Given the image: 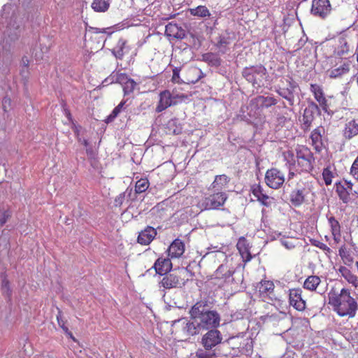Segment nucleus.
<instances>
[{"instance_id": "35", "label": "nucleus", "mask_w": 358, "mask_h": 358, "mask_svg": "<svg viewBox=\"0 0 358 358\" xmlns=\"http://www.w3.org/2000/svg\"><path fill=\"white\" fill-rule=\"evenodd\" d=\"M110 0H93L91 7L98 13H104L107 11L110 7Z\"/></svg>"}, {"instance_id": "61", "label": "nucleus", "mask_w": 358, "mask_h": 358, "mask_svg": "<svg viewBox=\"0 0 358 358\" xmlns=\"http://www.w3.org/2000/svg\"><path fill=\"white\" fill-rule=\"evenodd\" d=\"M87 155L90 157L94 156V152L91 148H87L86 150Z\"/></svg>"}, {"instance_id": "51", "label": "nucleus", "mask_w": 358, "mask_h": 358, "mask_svg": "<svg viewBox=\"0 0 358 358\" xmlns=\"http://www.w3.org/2000/svg\"><path fill=\"white\" fill-rule=\"evenodd\" d=\"M11 213L10 210H4L1 215H0V227L3 226L7 220L10 217Z\"/></svg>"}, {"instance_id": "31", "label": "nucleus", "mask_w": 358, "mask_h": 358, "mask_svg": "<svg viewBox=\"0 0 358 358\" xmlns=\"http://www.w3.org/2000/svg\"><path fill=\"white\" fill-rule=\"evenodd\" d=\"M207 301H197L189 310L191 317L194 319H199L207 311Z\"/></svg>"}, {"instance_id": "32", "label": "nucleus", "mask_w": 358, "mask_h": 358, "mask_svg": "<svg viewBox=\"0 0 358 358\" xmlns=\"http://www.w3.org/2000/svg\"><path fill=\"white\" fill-rule=\"evenodd\" d=\"M234 271H232L227 264H221L215 271L214 275L215 279L226 281L232 276Z\"/></svg>"}, {"instance_id": "18", "label": "nucleus", "mask_w": 358, "mask_h": 358, "mask_svg": "<svg viewBox=\"0 0 358 358\" xmlns=\"http://www.w3.org/2000/svg\"><path fill=\"white\" fill-rule=\"evenodd\" d=\"M324 129L323 127H317L314 129L310 136L311 145L316 152H320L324 148L323 135Z\"/></svg>"}, {"instance_id": "6", "label": "nucleus", "mask_w": 358, "mask_h": 358, "mask_svg": "<svg viewBox=\"0 0 358 358\" xmlns=\"http://www.w3.org/2000/svg\"><path fill=\"white\" fill-rule=\"evenodd\" d=\"M331 63H334L335 64L327 71L330 78L336 79L341 78L350 71V62L348 60L343 59L339 57H335L334 59H331Z\"/></svg>"}, {"instance_id": "3", "label": "nucleus", "mask_w": 358, "mask_h": 358, "mask_svg": "<svg viewBox=\"0 0 358 358\" xmlns=\"http://www.w3.org/2000/svg\"><path fill=\"white\" fill-rule=\"evenodd\" d=\"M310 192V182L306 180H300L296 184V187L292 189L289 194V202L293 206L299 208L306 201V197Z\"/></svg>"}, {"instance_id": "41", "label": "nucleus", "mask_w": 358, "mask_h": 358, "mask_svg": "<svg viewBox=\"0 0 358 358\" xmlns=\"http://www.w3.org/2000/svg\"><path fill=\"white\" fill-rule=\"evenodd\" d=\"M171 95L173 101H176V105L180 103L185 102L189 98L188 95L178 92L176 89H174L171 92Z\"/></svg>"}, {"instance_id": "40", "label": "nucleus", "mask_w": 358, "mask_h": 358, "mask_svg": "<svg viewBox=\"0 0 358 358\" xmlns=\"http://www.w3.org/2000/svg\"><path fill=\"white\" fill-rule=\"evenodd\" d=\"M280 243L287 250L294 249L299 243V240L294 238H282Z\"/></svg>"}, {"instance_id": "57", "label": "nucleus", "mask_w": 358, "mask_h": 358, "mask_svg": "<svg viewBox=\"0 0 358 358\" xmlns=\"http://www.w3.org/2000/svg\"><path fill=\"white\" fill-rule=\"evenodd\" d=\"M64 114H65L66 117H67V119L70 122H73V117H72L70 110L68 108H64Z\"/></svg>"}, {"instance_id": "8", "label": "nucleus", "mask_w": 358, "mask_h": 358, "mask_svg": "<svg viewBox=\"0 0 358 358\" xmlns=\"http://www.w3.org/2000/svg\"><path fill=\"white\" fill-rule=\"evenodd\" d=\"M228 196L225 192H218L206 197L201 203L203 210H218L226 202Z\"/></svg>"}, {"instance_id": "36", "label": "nucleus", "mask_w": 358, "mask_h": 358, "mask_svg": "<svg viewBox=\"0 0 358 358\" xmlns=\"http://www.w3.org/2000/svg\"><path fill=\"white\" fill-rule=\"evenodd\" d=\"M190 13L194 16L200 17H206L210 15L209 10L205 6H198L194 8H191Z\"/></svg>"}, {"instance_id": "30", "label": "nucleus", "mask_w": 358, "mask_h": 358, "mask_svg": "<svg viewBox=\"0 0 358 358\" xmlns=\"http://www.w3.org/2000/svg\"><path fill=\"white\" fill-rule=\"evenodd\" d=\"M338 272L348 283L352 284L355 287H358L357 277L348 268L340 266Z\"/></svg>"}, {"instance_id": "54", "label": "nucleus", "mask_w": 358, "mask_h": 358, "mask_svg": "<svg viewBox=\"0 0 358 358\" xmlns=\"http://www.w3.org/2000/svg\"><path fill=\"white\" fill-rule=\"evenodd\" d=\"M186 328L187 329L189 334L194 335L196 334V327L193 322H187Z\"/></svg>"}, {"instance_id": "39", "label": "nucleus", "mask_w": 358, "mask_h": 358, "mask_svg": "<svg viewBox=\"0 0 358 358\" xmlns=\"http://www.w3.org/2000/svg\"><path fill=\"white\" fill-rule=\"evenodd\" d=\"M126 103V101L125 100H122L113 110V111L111 112V113L107 116L105 122L106 123H110V122H112L115 119V117L120 113V112L122 111V108L124 107V106L125 105Z\"/></svg>"}, {"instance_id": "23", "label": "nucleus", "mask_w": 358, "mask_h": 358, "mask_svg": "<svg viewBox=\"0 0 358 358\" xmlns=\"http://www.w3.org/2000/svg\"><path fill=\"white\" fill-rule=\"evenodd\" d=\"M236 248L241 256L243 262L245 264L249 262L252 259V256L250 252V246L248 240L245 237L241 236L238 238Z\"/></svg>"}, {"instance_id": "50", "label": "nucleus", "mask_w": 358, "mask_h": 358, "mask_svg": "<svg viewBox=\"0 0 358 358\" xmlns=\"http://www.w3.org/2000/svg\"><path fill=\"white\" fill-rule=\"evenodd\" d=\"M57 320L58 325L62 330L64 331V333L67 332L69 330V328L66 327V321L63 320L62 317V312L59 311L57 315Z\"/></svg>"}, {"instance_id": "42", "label": "nucleus", "mask_w": 358, "mask_h": 358, "mask_svg": "<svg viewBox=\"0 0 358 358\" xmlns=\"http://www.w3.org/2000/svg\"><path fill=\"white\" fill-rule=\"evenodd\" d=\"M329 113H334L341 108L338 104L339 99H338V97L334 96H329Z\"/></svg>"}, {"instance_id": "49", "label": "nucleus", "mask_w": 358, "mask_h": 358, "mask_svg": "<svg viewBox=\"0 0 358 358\" xmlns=\"http://www.w3.org/2000/svg\"><path fill=\"white\" fill-rule=\"evenodd\" d=\"M180 71L181 67H176L173 69V76L171 78L172 83L179 84L183 82L180 77Z\"/></svg>"}, {"instance_id": "38", "label": "nucleus", "mask_w": 358, "mask_h": 358, "mask_svg": "<svg viewBox=\"0 0 358 358\" xmlns=\"http://www.w3.org/2000/svg\"><path fill=\"white\" fill-rule=\"evenodd\" d=\"M150 182L148 178H141L137 180L135 185V192L141 194L145 192L149 187Z\"/></svg>"}, {"instance_id": "21", "label": "nucleus", "mask_w": 358, "mask_h": 358, "mask_svg": "<svg viewBox=\"0 0 358 358\" xmlns=\"http://www.w3.org/2000/svg\"><path fill=\"white\" fill-rule=\"evenodd\" d=\"M157 234V230L154 227L148 226L139 232L137 243L141 245H148L155 239Z\"/></svg>"}, {"instance_id": "11", "label": "nucleus", "mask_w": 358, "mask_h": 358, "mask_svg": "<svg viewBox=\"0 0 358 358\" xmlns=\"http://www.w3.org/2000/svg\"><path fill=\"white\" fill-rule=\"evenodd\" d=\"M352 187L353 183L346 180H342L335 183L336 192L344 203H348L351 200L350 195L353 192Z\"/></svg>"}, {"instance_id": "4", "label": "nucleus", "mask_w": 358, "mask_h": 358, "mask_svg": "<svg viewBox=\"0 0 358 358\" xmlns=\"http://www.w3.org/2000/svg\"><path fill=\"white\" fill-rule=\"evenodd\" d=\"M266 74V69L263 65L251 66L243 69V76L253 86H260L264 80Z\"/></svg>"}, {"instance_id": "2", "label": "nucleus", "mask_w": 358, "mask_h": 358, "mask_svg": "<svg viewBox=\"0 0 358 358\" xmlns=\"http://www.w3.org/2000/svg\"><path fill=\"white\" fill-rule=\"evenodd\" d=\"M162 276L159 282V287L164 289L182 288L188 281L187 269L185 268H174Z\"/></svg>"}, {"instance_id": "43", "label": "nucleus", "mask_w": 358, "mask_h": 358, "mask_svg": "<svg viewBox=\"0 0 358 358\" xmlns=\"http://www.w3.org/2000/svg\"><path fill=\"white\" fill-rule=\"evenodd\" d=\"M282 156L284 157L285 161H286L287 164H288L289 166L294 165L296 162V157L292 150H288L283 152Z\"/></svg>"}, {"instance_id": "64", "label": "nucleus", "mask_w": 358, "mask_h": 358, "mask_svg": "<svg viewBox=\"0 0 358 358\" xmlns=\"http://www.w3.org/2000/svg\"><path fill=\"white\" fill-rule=\"evenodd\" d=\"M159 72H162V69H159V70H157V73H159Z\"/></svg>"}, {"instance_id": "59", "label": "nucleus", "mask_w": 358, "mask_h": 358, "mask_svg": "<svg viewBox=\"0 0 358 358\" xmlns=\"http://www.w3.org/2000/svg\"><path fill=\"white\" fill-rule=\"evenodd\" d=\"M20 75L24 77V80L27 82L28 80L29 74H27V69H22L20 72Z\"/></svg>"}, {"instance_id": "26", "label": "nucleus", "mask_w": 358, "mask_h": 358, "mask_svg": "<svg viewBox=\"0 0 358 358\" xmlns=\"http://www.w3.org/2000/svg\"><path fill=\"white\" fill-rule=\"evenodd\" d=\"M328 223L334 243H339L341 241V227L339 222L334 216H330L328 217Z\"/></svg>"}, {"instance_id": "13", "label": "nucleus", "mask_w": 358, "mask_h": 358, "mask_svg": "<svg viewBox=\"0 0 358 358\" xmlns=\"http://www.w3.org/2000/svg\"><path fill=\"white\" fill-rule=\"evenodd\" d=\"M277 103L278 100L274 96L259 95L250 100V106L255 110H259L270 108Z\"/></svg>"}, {"instance_id": "45", "label": "nucleus", "mask_w": 358, "mask_h": 358, "mask_svg": "<svg viewBox=\"0 0 358 358\" xmlns=\"http://www.w3.org/2000/svg\"><path fill=\"white\" fill-rule=\"evenodd\" d=\"M333 177V173L329 168H325L323 169L322 178L326 185H329L331 184Z\"/></svg>"}, {"instance_id": "63", "label": "nucleus", "mask_w": 358, "mask_h": 358, "mask_svg": "<svg viewBox=\"0 0 358 358\" xmlns=\"http://www.w3.org/2000/svg\"><path fill=\"white\" fill-rule=\"evenodd\" d=\"M356 267H357V271H358V260H357V262H356Z\"/></svg>"}, {"instance_id": "55", "label": "nucleus", "mask_w": 358, "mask_h": 358, "mask_svg": "<svg viewBox=\"0 0 358 358\" xmlns=\"http://www.w3.org/2000/svg\"><path fill=\"white\" fill-rule=\"evenodd\" d=\"M22 64L24 66V68L27 69V74H29V61L27 57H24L22 59Z\"/></svg>"}, {"instance_id": "34", "label": "nucleus", "mask_w": 358, "mask_h": 358, "mask_svg": "<svg viewBox=\"0 0 358 358\" xmlns=\"http://www.w3.org/2000/svg\"><path fill=\"white\" fill-rule=\"evenodd\" d=\"M201 71L196 67H191L187 71L186 82L187 83H196L201 78Z\"/></svg>"}, {"instance_id": "9", "label": "nucleus", "mask_w": 358, "mask_h": 358, "mask_svg": "<svg viewBox=\"0 0 358 358\" xmlns=\"http://www.w3.org/2000/svg\"><path fill=\"white\" fill-rule=\"evenodd\" d=\"M220 316L215 310H208L199 318V326L203 329L217 328L220 326Z\"/></svg>"}, {"instance_id": "7", "label": "nucleus", "mask_w": 358, "mask_h": 358, "mask_svg": "<svg viewBox=\"0 0 358 358\" xmlns=\"http://www.w3.org/2000/svg\"><path fill=\"white\" fill-rule=\"evenodd\" d=\"M285 181V173L277 168H271L265 173V182L273 189H278Z\"/></svg>"}, {"instance_id": "44", "label": "nucleus", "mask_w": 358, "mask_h": 358, "mask_svg": "<svg viewBox=\"0 0 358 358\" xmlns=\"http://www.w3.org/2000/svg\"><path fill=\"white\" fill-rule=\"evenodd\" d=\"M312 244L322 250L327 255H331L333 252L332 250L327 244L321 241L315 240L312 242Z\"/></svg>"}, {"instance_id": "28", "label": "nucleus", "mask_w": 358, "mask_h": 358, "mask_svg": "<svg viewBox=\"0 0 358 358\" xmlns=\"http://www.w3.org/2000/svg\"><path fill=\"white\" fill-rule=\"evenodd\" d=\"M322 280L318 275H311L308 276L303 282V287L310 292L320 293L317 289L321 284Z\"/></svg>"}, {"instance_id": "46", "label": "nucleus", "mask_w": 358, "mask_h": 358, "mask_svg": "<svg viewBox=\"0 0 358 358\" xmlns=\"http://www.w3.org/2000/svg\"><path fill=\"white\" fill-rule=\"evenodd\" d=\"M339 43L341 45V50H338V55L341 56L348 53L349 45L348 44L346 39L345 38H341L339 39Z\"/></svg>"}, {"instance_id": "16", "label": "nucleus", "mask_w": 358, "mask_h": 358, "mask_svg": "<svg viewBox=\"0 0 358 358\" xmlns=\"http://www.w3.org/2000/svg\"><path fill=\"white\" fill-rule=\"evenodd\" d=\"M222 337L220 331L211 329L202 338V343L206 350H210L222 342Z\"/></svg>"}, {"instance_id": "60", "label": "nucleus", "mask_w": 358, "mask_h": 358, "mask_svg": "<svg viewBox=\"0 0 358 358\" xmlns=\"http://www.w3.org/2000/svg\"><path fill=\"white\" fill-rule=\"evenodd\" d=\"M70 338H71L74 342H77V339L74 337L71 331L68 330L67 332L65 333Z\"/></svg>"}, {"instance_id": "27", "label": "nucleus", "mask_w": 358, "mask_h": 358, "mask_svg": "<svg viewBox=\"0 0 358 358\" xmlns=\"http://www.w3.org/2000/svg\"><path fill=\"white\" fill-rule=\"evenodd\" d=\"M263 189L259 184H255L251 186V192L253 196L259 201L263 206H269L270 203L269 196L263 192Z\"/></svg>"}, {"instance_id": "24", "label": "nucleus", "mask_w": 358, "mask_h": 358, "mask_svg": "<svg viewBox=\"0 0 358 358\" xmlns=\"http://www.w3.org/2000/svg\"><path fill=\"white\" fill-rule=\"evenodd\" d=\"M171 259V258L169 256L168 257H159L153 265V268L155 270V272L157 274L162 275L171 271L173 270V264Z\"/></svg>"}, {"instance_id": "17", "label": "nucleus", "mask_w": 358, "mask_h": 358, "mask_svg": "<svg viewBox=\"0 0 358 358\" xmlns=\"http://www.w3.org/2000/svg\"><path fill=\"white\" fill-rule=\"evenodd\" d=\"M286 82L287 83V87L279 86L276 89L275 92L283 99H286L288 101L289 106H292L294 103V91L296 85L289 80L287 79Z\"/></svg>"}, {"instance_id": "15", "label": "nucleus", "mask_w": 358, "mask_h": 358, "mask_svg": "<svg viewBox=\"0 0 358 358\" xmlns=\"http://www.w3.org/2000/svg\"><path fill=\"white\" fill-rule=\"evenodd\" d=\"M259 297L262 299L264 301H266L268 299H273L274 296L275 285L273 281L267 280H262L256 287Z\"/></svg>"}, {"instance_id": "14", "label": "nucleus", "mask_w": 358, "mask_h": 358, "mask_svg": "<svg viewBox=\"0 0 358 358\" xmlns=\"http://www.w3.org/2000/svg\"><path fill=\"white\" fill-rule=\"evenodd\" d=\"M331 6L329 0H313L311 13L322 18L326 17L331 12Z\"/></svg>"}, {"instance_id": "20", "label": "nucleus", "mask_w": 358, "mask_h": 358, "mask_svg": "<svg viewBox=\"0 0 358 358\" xmlns=\"http://www.w3.org/2000/svg\"><path fill=\"white\" fill-rule=\"evenodd\" d=\"M342 135L345 140H351L358 135V117L346 121L342 130Z\"/></svg>"}, {"instance_id": "25", "label": "nucleus", "mask_w": 358, "mask_h": 358, "mask_svg": "<svg viewBox=\"0 0 358 358\" xmlns=\"http://www.w3.org/2000/svg\"><path fill=\"white\" fill-rule=\"evenodd\" d=\"M116 82L123 86L124 95L133 92L136 85V82L129 78L126 73H118L117 75Z\"/></svg>"}, {"instance_id": "1", "label": "nucleus", "mask_w": 358, "mask_h": 358, "mask_svg": "<svg viewBox=\"0 0 358 358\" xmlns=\"http://www.w3.org/2000/svg\"><path fill=\"white\" fill-rule=\"evenodd\" d=\"M328 303L339 317L348 320L354 318L358 310V303L349 289L343 288L339 293L335 292L329 294Z\"/></svg>"}, {"instance_id": "10", "label": "nucleus", "mask_w": 358, "mask_h": 358, "mask_svg": "<svg viewBox=\"0 0 358 358\" xmlns=\"http://www.w3.org/2000/svg\"><path fill=\"white\" fill-rule=\"evenodd\" d=\"M289 303L295 310L302 312L306 308V301L303 298V291L301 288L289 289Z\"/></svg>"}, {"instance_id": "12", "label": "nucleus", "mask_w": 358, "mask_h": 358, "mask_svg": "<svg viewBox=\"0 0 358 358\" xmlns=\"http://www.w3.org/2000/svg\"><path fill=\"white\" fill-rule=\"evenodd\" d=\"M319 110L318 105L313 101L310 103L308 107L304 109L301 120V128L304 131L310 129L315 119V113L316 111H319Z\"/></svg>"}, {"instance_id": "47", "label": "nucleus", "mask_w": 358, "mask_h": 358, "mask_svg": "<svg viewBox=\"0 0 358 358\" xmlns=\"http://www.w3.org/2000/svg\"><path fill=\"white\" fill-rule=\"evenodd\" d=\"M178 27L176 24L169 23L166 26L165 31L170 36L177 37Z\"/></svg>"}, {"instance_id": "33", "label": "nucleus", "mask_w": 358, "mask_h": 358, "mask_svg": "<svg viewBox=\"0 0 358 358\" xmlns=\"http://www.w3.org/2000/svg\"><path fill=\"white\" fill-rule=\"evenodd\" d=\"M338 254L344 264L347 266L352 264L354 258L350 249L346 245L344 244L341 246Z\"/></svg>"}, {"instance_id": "58", "label": "nucleus", "mask_w": 358, "mask_h": 358, "mask_svg": "<svg viewBox=\"0 0 358 358\" xmlns=\"http://www.w3.org/2000/svg\"><path fill=\"white\" fill-rule=\"evenodd\" d=\"M295 176L296 173L292 171L291 168L289 167V171L287 176V182H289L291 180H292Z\"/></svg>"}, {"instance_id": "19", "label": "nucleus", "mask_w": 358, "mask_h": 358, "mask_svg": "<svg viewBox=\"0 0 358 358\" xmlns=\"http://www.w3.org/2000/svg\"><path fill=\"white\" fill-rule=\"evenodd\" d=\"M176 105V101H173L171 92L168 90L161 92L159 94V101L156 106L155 111L161 113L171 106Z\"/></svg>"}, {"instance_id": "62", "label": "nucleus", "mask_w": 358, "mask_h": 358, "mask_svg": "<svg viewBox=\"0 0 358 358\" xmlns=\"http://www.w3.org/2000/svg\"><path fill=\"white\" fill-rule=\"evenodd\" d=\"M83 144L87 147L89 144L87 140H84Z\"/></svg>"}, {"instance_id": "56", "label": "nucleus", "mask_w": 358, "mask_h": 358, "mask_svg": "<svg viewBox=\"0 0 358 358\" xmlns=\"http://www.w3.org/2000/svg\"><path fill=\"white\" fill-rule=\"evenodd\" d=\"M197 357L198 358H212V355L207 352H201L197 353Z\"/></svg>"}, {"instance_id": "48", "label": "nucleus", "mask_w": 358, "mask_h": 358, "mask_svg": "<svg viewBox=\"0 0 358 358\" xmlns=\"http://www.w3.org/2000/svg\"><path fill=\"white\" fill-rule=\"evenodd\" d=\"M350 174L355 180L358 181V156L355 158L350 167Z\"/></svg>"}, {"instance_id": "37", "label": "nucleus", "mask_w": 358, "mask_h": 358, "mask_svg": "<svg viewBox=\"0 0 358 358\" xmlns=\"http://www.w3.org/2000/svg\"><path fill=\"white\" fill-rule=\"evenodd\" d=\"M310 92L313 94L314 98L318 103L326 98L324 96L322 88L317 84L310 85Z\"/></svg>"}, {"instance_id": "29", "label": "nucleus", "mask_w": 358, "mask_h": 358, "mask_svg": "<svg viewBox=\"0 0 358 358\" xmlns=\"http://www.w3.org/2000/svg\"><path fill=\"white\" fill-rule=\"evenodd\" d=\"M129 50L130 48L127 45V41L123 38H120L118 40L112 52L117 59H122L124 55L128 53Z\"/></svg>"}, {"instance_id": "53", "label": "nucleus", "mask_w": 358, "mask_h": 358, "mask_svg": "<svg viewBox=\"0 0 358 358\" xmlns=\"http://www.w3.org/2000/svg\"><path fill=\"white\" fill-rule=\"evenodd\" d=\"M1 289L3 291L6 292L8 293V294H9V295L10 294L11 290H10V282L8 279L4 278L2 280Z\"/></svg>"}, {"instance_id": "22", "label": "nucleus", "mask_w": 358, "mask_h": 358, "mask_svg": "<svg viewBox=\"0 0 358 358\" xmlns=\"http://www.w3.org/2000/svg\"><path fill=\"white\" fill-rule=\"evenodd\" d=\"M185 251V245L184 242L176 238L169 245L167 252L168 256L171 259H178L181 257Z\"/></svg>"}, {"instance_id": "5", "label": "nucleus", "mask_w": 358, "mask_h": 358, "mask_svg": "<svg viewBox=\"0 0 358 358\" xmlns=\"http://www.w3.org/2000/svg\"><path fill=\"white\" fill-rule=\"evenodd\" d=\"M297 165L302 172H310L313 169V155L310 150L306 146H299L296 150Z\"/></svg>"}, {"instance_id": "52", "label": "nucleus", "mask_w": 358, "mask_h": 358, "mask_svg": "<svg viewBox=\"0 0 358 358\" xmlns=\"http://www.w3.org/2000/svg\"><path fill=\"white\" fill-rule=\"evenodd\" d=\"M329 97L327 99H324L322 101H321L319 103L320 107L322 108V110L329 114Z\"/></svg>"}]
</instances>
